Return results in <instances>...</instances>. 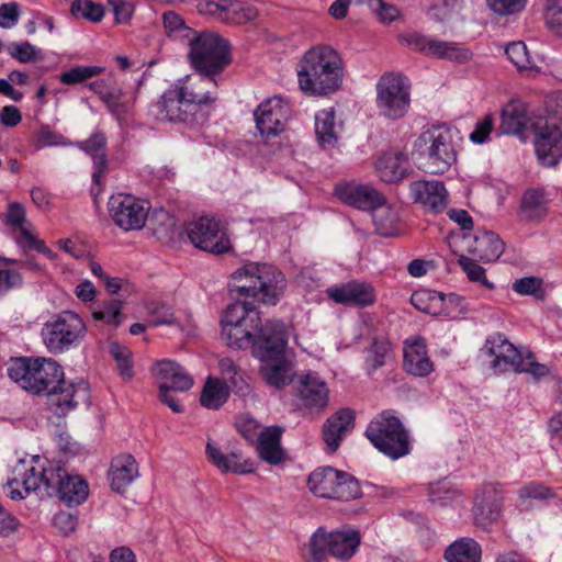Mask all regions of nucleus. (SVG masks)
I'll use <instances>...</instances> for the list:
<instances>
[{"mask_svg": "<svg viewBox=\"0 0 562 562\" xmlns=\"http://www.w3.org/2000/svg\"><path fill=\"white\" fill-rule=\"evenodd\" d=\"M407 42L419 52L440 58L464 61L470 58V52L457 43L443 42L425 35L412 34Z\"/></svg>", "mask_w": 562, "mask_h": 562, "instance_id": "obj_28", "label": "nucleus"}, {"mask_svg": "<svg viewBox=\"0 0 562 562\" xmlns=\"http://www.w3.org/2000/svg\"><path fill=\"white\" fill-rule=\"evenodd\" d=\"M528 0H486L487 7L498 15H510L521 12Z\"/></svg>", "mask_w": 562, "mask_h": 562, "instance_id": "obj_60", "label": "nucleus"}, {"mask_svg": "<svg viewBox=\"0 0 562 562\" xmlns=\"http://www.w3.org/2000/svg\"><path fill=\"white\" fill-rule=\"evenodd\" d=\"M121 310V301L112 299L95 307L92 312V317L94 321H100L109 325L119 326L122 322Z\"/></svg>", "mask_w": 562, "mask_h": 562, "instance_id": "obj_46", "label": "nucleus"}, {"mask_svg": "<svg viewBox=\"0 0 562 562\" xmlns=\"http://www.w3.org/2000/svg\"><path fill=\"white\" fill-rule=\"evenodd\" d=\"M353 419V412L342 408L326 420L323 426V439L331 452L338 449L344 437L352 429Z\"/></svg>", "mask_w": 562, "mask_h": 562, "instance_id": "obj_31", "label": "nucleus"}, {"mask_svg": "<svg viewBox=\"0 0 562 562\" xmlns=\"http://www.w3.org/2000/svg\"><path fill=\"white\" fill-rule=\"evenodd\" d=\"M86 154H88L93 161L92 181L100 184V180L106 170L108 159L105 154L106 138L100 132L93 133L88 139L77 142L75 144Z\"/></svg>", "mask_w": 562, "mask_h": 562, "instance_id": "obj_34", "label": "nucleus"}, {"mask_svg": "<svg viewBox=\"0 0 562 562\" xmlns=\"http://www.w3.org/2000/svg\"><path fill=\"white\" fill-rule=\"evenodd\" d=\"M538 117L528 115L526 104L520 100H512L502 110L501 130L505 134L524 136L532 131Z\"/></svg>", "mask_w": 562, "mask_h": 562, "instance_id": "obj_29", "label": "nucleus"}, {"mask_svg": "<svg viewBox=\"0 0 562 562\" xmlns=\"http://www.w3.org/2000/svg\"><path fill=\"white\" fill-rule=\"evenodd\" d=\"M493 131V119L491 115H486L482 121L475 124L474 130L471 132L469 138L475 144L485 143L490 134Z\"/></svg>", "mask_w": 562, "mask_h": 562, "instance_id": "obj_64", "label": "nucleus"}, {"mask_svg": "<svg viewBox=\"0 0 562 562\" xmlns=\"http://www.w3.org/2000/svg\"><path fill=\"white\" fill-rule=\"evenodd\" d=\"M481 351L492 358L491 367L495 372H505L508 368L514 370L521 356L517 348L501 334L488 337Z\"/></svg>", "mask_w": 562, "mask_h": 562, "instance_id": "obj_24", "label": "nucleus"}, {"mask_svg": "<svg viewBox=\"0 0 562 562\" xmlns=\"http://www.w3.org/2000/svg\"><path fill=\"white\" fill-rule=\"evenodd\" d=\"M254 115L261 137L269 139L284 131L290 116V106L282 98L272 97L261 102Z\"/></svg>", "mask_w": 562, "mask_h": 562, "instance_id": "obj_19", "label": "nucleus"}, {"mask_svg": "<svg viewBox=\"0 0 562 562\" xmlns=\"http://www.w3.org/2000/svg\"><path fill=\"white\" fill-rule=\"evenodd\" d=\"M514 371L516 373H527L535 381L540 380L550 373L549 368L546 364L537 362L531 353H528L526 357L520 356Z\"/></svg>", "mask_w": 562, "mask_h": 562, "instance_id": "obj_53", "label": "nucleus"}, {"mask_svg": "<svg viewBox=\"0 0 562 562\" xmlns=\"http://www.w3.org/2000/svg\"><path fill=\"white\" fill-rule=\"evenodd\" d=\"M454 130L447 124L431 125L414 144L419 166L428 173L440 175L457 161Z\"/></svg>", "mask_w": 562, "mask_h": 562, "instance_id": "obj_6", "label": "nucleus"}, {"mask_svg": "<svg viewBox=\"0 0 562 562\" xmlns=\"http://www.w3.org/2000/svg\"><path fill=\"white\" fill-rule=\"evenodd\" d=\"M368 5L382 23H391L400 16L398 9L384 0H368Z\"/></svg>", "mask_w": 562, "mask_h": 562, "instance_id": "obj_59", "label": "nucleus"}, {"mask_svg": "<svg viewBox=\"0 0 562 562\" xmlns=\"http://www.w3.org/2000/svg\"><path fill=\"white\" fill-rule=\"evenodd\" d=\"M474 251L481 260L492 262L504 251V243L492 232H483L475 237Z\"/></svg>", "mask_w": 562, "mask_h": 562, "instance_id": "obj_41", "label": "nucleus"}, {"mask_svg": "<svg viewBox=\"0 0 562 562\" xmlns=\"http://www.w3.org/2000/svg\"><path fill=\"white\" fill-rule=\"evenodd\" d=\"M505 54L508 59L519 69H527L531 66L527 46L522 42L510 43L506 47Z\"/></svg>", "mask_w": 562, "mask_h": 562, "instance_id": "obj_58", "label": "nucleus"}, {"mask_svg": "<svg viewBox=\"0 0 562 562\" xmlns=\"http://www.w3.org/2000/svg\"><path fill=\"white\" fill-rule=\"evenodd\" d=\"M110 353L116 362L120 375L126 380L132 379L134 374L132 351L119 342H112L110 345Z\"/></svg>", "mask_w": 562, "mask_h": 562, "instance_id": "obj_47", "label": "nucleus"}, {"mask_svg": "<svg viewBox=\"0 0 562 562\" xmlns=\"http://www.w3.org/2000/svg\"><path fill=\"white\" fill-rule=\"evenodd\" d=\"M366 436L380 452L393 460L409 453L407 431L401 420L390 412H383L372 419Z\"/></svg>", "mask_w": 562, "mask_h": 562, "instance_id": "obj_11", "label": "nucleus"}, {"mask_svg": "<svg viewBox=\"0 0 562 562\" xmlns=\"http://www.w3.org/2000/svg\"><path fill=\"white\" fill-rule=\"evenodd\" d=\"M205 454L209 461L222 472L235 474L251 473L255 469L249 460L243 458L240 452L224 454L215 442L209 438L205 447Z\"/></svg>", "mask_w": 562, "mask_h": 562, "instance_id": "obj_30", "label": "nucleus"}, {"mask_svg": "<svg viewBox=\"0 0 562 562\" xmlns=\"http://www.w3.org/2000/svg\"><path fill=\"white\" fill-rule=\"evenodd\" d=\"M549 199L544 190L528 189L520 202V217L528 222H540L548 214Z\"/></svg>", "mask_w": 562, "mask_h": 562, "instance_id": "obj_36", "label": "nucleus"}, {"mask_svg": "<svg viewBox=\"0 0 562 562\" xmlns=\"http://www.w3.org/2000/svg\"><path fill=\"white\" fill-rule=\"evenodd\" d=\"M153 372L159 389L186 392L193 385L192 376L179 363L170 359L157 361Z\"/></svg>", "mask_w": 562, "mask_h": 562, "instance_id": "obj_27", "label": "nucleus"}, {"mask_svg": "<svg viewBox=\"0 0 562 562\" xmlns=\"http://www.w3.org/2000/svg\"><path fill=\"white\" fill-rule=\"evenodd\" d=\"M86 334V323L72 311L54 315L42 329L44 345L53 353H61L79 346Z\"/></svg>", "mask_w": 562, "mask_h": 562, "instance_id": "obj_12", "label": "nucleus"}, {"mask_svg": "<svg viewBox=\"0 0 562 562\" xmlns=\"http://www.w3.org/2000/svg\"><path fill=\"white\" fill-rule=\"evenodd\" d=\"M533 145L538 159L543 166L551 167L562 158V131L542 117L533 123Z\"/></svg>", "mask_w": 562, "mask_h": 562, "instance_id": "obj_20", "label": "nucleus"}, {"mask_svg": "<svg viewBox=\"0 0 562 562\" xmlns=\"http://www.w3.org/2000/svg\"><path fill=\"white\" fill-rule=\"evenodd\" d=\"M361 537L351 528L327 531L318 528L308 539L303 553L304 562H328L333 557L341 562L350 560L359 549Z\"/></svg>", "mask_w": 562, "mask_h": 562, "instance_id": "obj_9", "label": "nucleus"}, {"mask_svg": "<svg viewBox=\"0 0 562 562\" xmlns=\"http://www.w3.org/2000/svg\"><path fill=\"white\" fill-rule=\"evenodd\" d=\"M544 19L547 26L554 34L562 36V0H548Z\"/></svg>", "mask_w": 562, "mask_h": 562, "instance_id": "obj_57", "label": "nucleus"}, {"mask_svg": "<svg viewBox=\"0 0 562 562\" xmlns=\"http://www.w3.org/2000/svg\"><path fill=\"white\" fill-rule=\"evenodd\" d=\"M102 101L117 119H121L130 109V103L124 100V92L119 87H112L105 93Z\"/></svg>", "mask_w": 562, "mask_h": 562, "instance_id": "obj_55", "label": "nucleus"}, {"mask_svg": "<svg viewBox=\"0 0 562 562\" xmlns=\"http://www.w3.org/2000/svg\"><path fill=\"white\" fill-rule=\"evenodd\" d=\"M274 323L281 322L273 319L262 325L259 312L251 303L236 301L227 306L222 317V337L232 348L243 349L251 345L255 349L261 334Z\"/></svg>", "mask_w": 562, "mask_h": 562, "instance_id": "obj_7", "label": "nucleus"}, {"mask_svg": "<svg viewBox=\"0 0 562 562\" xmlns=\"http://www.w3.org/2000/svg\"><path fill=\"white\" fill-rule=\"evenodd\" d=\"M327 295L334 302L357 307H367L374 304L375 291L370 283L350 281L327 289Z\"/></svg>", "mask_w": 562, "mask_h": 562, "instance_id": "obj_23", "label": "nucleus"}, {"mask_svg": "<svg viewBox=\"0 0 562 562\" xmlns=\"http://www.w3.org/2000/svg\"><path fill=\"white\" fill-rule=\"evenodd\" d=\"M461 498L462 492L450 481L443 480L429 486V501L438 506H448Z\"/></svg>", "mask_w": 562, "mask_h": 562, "instance_id": "obj_44", "label": "nucleus"}, {"mask_svg": "<svg viewBox=\"0 0 562 562\" xmlns=\"http://www.w3.org/2000/svg\"><path fill=\"white\" fill-rule=\"evenodd\" d=\"M286 331L283 323H274L261 334L255 345V356L261 362L260 374L276 389L294 384L296 374L285 358Z\"/></svg>", "mask_w": 562, "mask_h": 562, "instance_id": "obj_5", "label": "nucleus"}, {"mask_svg": "<svg viewBox=\"0 0 562 562\" xmlns=\"http://www.w3.org/2000/svg\"><path fill=\"white\" fill-rule=\"evenodd\" d=\"M517 494L522 503H528L531 501H544L554 496V493L550 487L539 482H530L521 486L517 491Z\"/></svg>", "mask_w": 562, "mask_h": 562, "instance_id": "obj_52", "label": "nucleus"}, {"mask_svg": "<svg viewBox=\"0 0 562 562\" xmlns=\"http://www.w3.org/2000/svg\"><path fill=\"white\" fill-rule=\"evenodd\" d=\"M236 427L240 435L248 441H255L262 430L260 429L259 423L248 414H244L238 417Z\"/></svg>", "mask_w": 562, "mask_h": 562, "instance_id": "obj_61", "label": "nucleus"}, {"mask_svg": "<svg viewBox=\"0 0 562 562\" xmlns=\"http://www.w3.org/2000/svg\"><path fill=\"white\" fill-rule=\"evenodd\" d=\"M373 223L378 233L382 236H393L397 232L398 213L397 211L385 205L384 202L372 210Z\"/></svg>", "mask_w": 562, "mask_h": 562, "instance_id": "obj_42", "label": "nucleus"}, {"mask_svg": "<svg viewBox=\"0 0 562 562\" xmlns=\"http://www.w3.org/2000/svg\"><path fill=\"white\" fill-rule=\"evenodd\" d=\"M456 7L457 0H439L430 7L429 14L434 20L443 22L450 19Z\"/></svg>", "mask_w": 562, "mask_h": 562, "instance_id": "obj_63", "label": "nucleus"}, {"mask_svg": "<svg viewBox=\"0 0 562 562\" xmlns=\"http://www.w3.org/2000/svg\"><path fill=\"white\" fill-rule=\"evenodd\" d=\"M411 103V85L406 77L396 72H385L376 82V109L389 120L403 117Z\"/></svg>", "mask_w": 562, "mask_h": 562, "instance_id": "obj_13", "label": "nucleus"}, {"mask_svg": "<svg viewBox=\"0 0 562 562\" xmlns=\"http://www.w3.org/2000/svg\"><path fill=\"white\" fill-rule=\"evenodd\" d=\"M104 71L99 66H77L60 75V81L65 85H76L95 77Z\"/></svg>", "mask_w": 562, "mask_h": 562, "instance_id": "obj_50", "label": "nucleus"}, {"mask_svg": "<svg viewBox=\"0 0 562 562\" xmlns=\"http://www.w3.org/2000/svg\"><path fill=\"white\" fill-rule=\"evenodd\" d=\"M217 99V83L213 75L199 72L178 79L157 102L161 121L201 125L209 119V110Z\"/></svg>", "mask_w": 562, "mask_h": 562, "instance_id": "obj_2", "label": "nucleus"}, {"mask_svg": "<svg viewBox=\"0 0 562 562\" xmlns=\"http://www.w3.org/2000/svg\"><path fill=\"white\" fill-rule=\"evenodd\" d=\"M138 475V463L132 454H121L112 460L109 479L113 491L124 492Z\"/></svg>", "mask_w": 562, "mask_h": 562, "instance_id": "obj_32", "label": "nucleus"}, {"mask_svg": "<svg viewBox=\"0 0 562 562\" xmlns=\"http://www.w3.org/2000/svg\"><path fill=\"white\" fill-rule=\"evenodd\" d=\"M407 170V157L402 151H390L376 161V171L384 182H396L403 179Z\"/></svg>", "mask_w": 562, "mask_h": 562, "instance_id": "obj_37", "label": "nucleus"}, {"mask_svg": "<svg viewBox=\"0 0 562 562\" xmlns=\"http://www.w3.org/2000/svg\"><path fill=\"white\" fill-rule=\"evenodd\" d=\"M345 76L340 54L329 45H315L297 64V81L306 95L327 97L337 92Z\"/></svg>", "mask_w": 562, "mask_h": 562, "instance_id": "obj_3", "label": "nucleus"}, {"mask_svg": "<svg viewBox=\"0 0 562 562\" xmlns=\"http://www.w3.org/2000/svg\"><path fill=\"white\" fill-rule=\"evenodd\" d=\"M46 397L47 406L53 413L66 415L79 403L88 402L89 386L82 380L78 382L66 381L64 375L61 381L48 391Z\"/></svg>", "mask_w": 562, "mask_h": 562, "instance_id": "obj_21", "label": "nucleus"}, {"mask_svg": "<svg viewBox=\"0 0 562 562\" xmlns=\"http://www.w3.org/2000/svg\"><path fill=\"white\" fill-rule=\"evenodd\" d=\"M189 59L199 72L215 75L229 63V44L218 33L203 31L196 33L189 43Z\"/></svg>", "mask_w": 562, "mask_h": 562, "instance_id": "obj_10", "label": "nucleus"}, {"mask_svg": "<svg viewBox=\"0 0 562 562\" xmlns=\"http://www.w3.org/2000/svg\"><path fill=\"white\" fill-rule=\"evenodd\" d=\"M198 10L203 15L234 25L251 22L258 16L256 7L239 0L202 1Z\"/></svg>", "mask_w": 562, "mask_h": 562, "instance_id": "obj_18", "label": "nucleus"}, {"mask_svg": "<svg viewBox=\"0 0 562 562\" xmlns=\"http://www.w3.org/2000/svg\"><path fill=\"white\" fill-rule=\"evenodd\" d=\"M8 50L11 57L22 64L32 63L42 58L41 50L30 42L12 43Z\"/></svg>", "mask_w": 562, "mask_h": 562, "instance_id": "obj_56", "label": "nucleus"}, {"mask_svg": "<svg viewBox=\"0 0 562 562\" xmlns=\"http://www.w3.org/2000/svg\"><path fill=\"white\" fill-rule=\"evenodd\" d=\"M458 262L462 270L468 276L469 280H471L472 282H477L485 286L486 289H494V284L490 282L485 277L484 268L477 265L476 261L467 256H460Z\"/></svg>", "mask_w": 562, "mask_h": 562, "instance_id": "obj_54", "label": "nucleus"}, {"mask_svg": "<svg viewBox=\"0 0 562 562\" xmlns=\"http://www.w3.org/2000/svg\"><path fill=\"white\" fill-rule=\"evenodd\" d=\"M414 203L420 204L425 210L438 214L448 206V192L441 181L418 180L409 186Z\"/></svg>", "mask_w": 562, "mask_h": 562, "instance_id": "obj_22", "label": "nucleus"}, {"mask_svg": "<svg viewBox=\"0 0 562 562\" xmlns=\"http://www.w3.org/2000/svg\"><path fill=\"white\" fill-rule=\"evenodd\" d=\"M45 462L38 456L19 462L13 470V477L7 483L11 499H23L41 486H44L48 494L55 492L69 506L79 505L87 499L89 487L81 476L69 474L61 467L52 463L45 467Z\"/></svg>", "mask_w": 562, "mask_h": 562, "instance_id": "obj_1", "label": "nucleus"}, {"mask_svg": "<svg viewBox=\"0 0 562 562\" xmlns=\"http://www.w3.org/2000/svg\"><path fill=\"white\" fill-rule=\"evenodd\" d=\"M109 213L124 231L140 229L147 220L145 203L131 194L117 193L109 200Z\"/></svg>", "mask_w": 562, "mask_h": 562, "instance_id": "obj_17", "label": "nucleus"}, {"mask_svg": "<svg viewBox=\"0 0 562 562\" xmlns=\"http://www.w3.org/2000/svg\"><path fill=\"white\" fill-rule=\"evenodd\" d=\"M162 25L165 34L172 41L190 40L196 34L189 27L181 15L173 11H167L162 14Z\"/></svg>", "mask_w": 562, "mask_h": 562, "instance_id": "obj_43", "label": "nucleus"}, {"mask_svg": "<svg viewBox=\"0 0 562 562\" xmlns=\"http://www.w3.org/2000/svg\"><path fill=\"white\" fill-rule=\"evenodd\" d=\"M9 378L24 391L42 395L61 381L63 367L50 358L21 357L11 360L8 367Z\"/></svg>", "mask_w": 562, "mask_h": 562, "instance_id": "obj_8", "label": "nucleus"}, {"mask_svg": "<svg viewBox=\"0 0 562 562\" xmlns=\"http://www.w3.org/2000/svg\"><path fill=\"white\" fill-rule=\"evenodd\" d=\"M307 486L318 497L341 502H349L361 495L359 483L353 476L330 467L314 470L308 476Z\"/></svg>", "mask_w": 562, "mask_h": 562, "instance_id": "obj_14", "label": "nucleus"}, {"mask_svg": "<svg viewBox=\"0 0 562 562\" xmlns=\"http://www.w3.org/2000/svg\"><path fill=\"white\" fill-rule=\"evenodd\" d=\"M335 194L341 202L364 211H372L384 202L382 194L368 184H338Z\"/></svg>", "mask_w": 562, "mask_h": 562, "instance_id": "obj_26", "label": "nucleus"}, {"mask_svg": "<svg viewBox=\"0 0 562 562\" xmlns=\"http://www.w3.org/2000/svg\"><path fill=\"white\" fill-rule=\"evenodd\" d=\"M293 389L301 406L311 413H321L329 404L328 385L316 372L297 373Z\"/></svg>", "mask_w": 562, "mask_h": 562, "instance_id": "obj_16", "label": "nucleus"}, {"mask_svg": "<svg viewBox=\"0 0 562 562\" xmlns=\"http://www.w3.org/2000/svg\"><path fill=\"white\" fill-rule=\"evenodd\" d=\"M315 134L323 148H330L335 146L338 136L334 108L324 109L316 113Z\"/></svg>", "mask_w": 562, "mask_h": 562, "instance_id": "obj_39", "label": "nucleus"}, {"mask_svg": "<svg viewBox=\"0 0 562 562\" xmlns=\"http://www.w3.org/2000/svg\"><path fill=\"white\" fill-rule=\"evenodd\" d=\"M285 276L270 263L247 262L232 273L229 290L238 295L276 305L286 289Z\"/></svg>", "mask_w": 562, "mask_h": 562, "instance_id": "obj_4", "label": "nucleus"}, {"mask_svg": "<svg viewBox=\"0 0 562 562\" xmlns=\"http://www.w3.org/2000/svg\"><path fill=\"white\" fill-rule=\"evenodd\" d=\"M495 488L491 485L484 486L475 493L473 518L477 526L487 528L499 516V506L492 499Z\"/></svg>", "mask_w": 562, "mask_h": 562, "instance_id": "obj_35", "label": "nucleus"}, {"mask_svg": "<svg viewBox=\"0 0 562 562\" xmlns=\"http://www.w3.org/2000/svg\"><path fill=\"white\" fill-rule=\"evenodd\" d=\"M229 397L227 384L217 378L209 376L201 392L200 402L207 409H218Z\"/></svg>", "mask_w": 562, "mask_h": 562, "instance_id": "obj_40", "label": "nucleus"}, {"mask_svg": "<svg viewBox=\"0 0 562 562\" xmlns=\"http://www.w3.org/2000/svg\"><path fill=\"white\" fill-rule=\"evenodd\" d=\"M70 12L75 16H80L91 22H99L104 15L102 5L93 3L91 0H74Z\"/></svg>", "mask_w": 562, "mask_h": 562, "instance_id": "obj_49", "label": "nucleus"}, {"mask_svg": "<svg viewBox=\"0 0 562 562\" xmlns=\"http://www.w3.org/2000/svg\"><path fill=\"white\" fill-rule=\"evenodd\" d=\"M389 353L390 347L386 342L374 341L367 358L368 366L373 370L384 366Z\"/></svg>", "mask_w": 562, "mask_h": 562, "instance_id": "obj_62", "label": "nucleus"}, {"mask_svg": "<svg viewBox=\"0 0 562 562\" xmlns=\"http://www.w3.org/2000/svg\"><path fill=\"white\" fill-rule=\"evenodd\" d=\"M7 223L20 233L16 238L18 245L24 241V232L33 234V226L26 221L25 210L20 203L14 202L9 204Z\"/></svg>", "mask_w": 562, "mask_h": 562, "instance_id": "obj_45", "label": "nucleus"}, {"mask_svg": "<svg viewBox=\"0 0 562 562\" xmlns=\"http://www.w3.org/2000/svg\"><path fill=\"white\" fill-rule=\"evenodd\" d=\"M481 546L472 538L457 539L445 550L447 562H481Z\"/></svg>", "mask_w": 562, "mask_h": 562, "instance_id": "obj_38", "label": "nucleus"}, {"mask_svg": "<svg viewBox=\"0 0 562 562\" xmlns=\"http://www.w3.org/2000/svg\"><path fill=\"white\" fill-rule=\"evenodd\" d=\"M146 311L148 315L154 317V319L149 323L150 326L177 324V319L175 317L172 308L164 302H149L146 305Z\"/></svg>", "mask_w": 562, "mask_h": 562, "instance_id": "obj_48", "label": "nucleus"}, {"mask_svg": "<svg viewBox=\"0 0 562 562\" xmlns=\"http://www.w3.org/2000/svg\"><path fill=\"white\" fill-rule=\"evenodd\" d=\"M34 145L36 148H44L50 146H71L74 143L53 131L48 125H43L35 133Z\"/></svg>", "mask_w": 562, "mask_h": 562, "instance_id": "obj_51", "label": "nucleus"}, {"mask_svg": "<svg viewBox=\"0 0 562 562\" xmlns=\"http://www.w3.org/2000/svg\"><path fill=\"white\" fill-rule=\"evenodd\" d=\"M403 368L406 373L418 378L428 376L434 371V362L422 337H413L404 341Z\"/></svg>", "mask_w": 562, "mask_h": 562, "instance_id": "obj_25", "label": "nucleus"}, {"mask_svg": "<svg viewBox=\"0 0 562 562\" xmlns=\"http://www.w3.org/2000/svg\"><path fill=\"white\" fill-rule=\"evenodd\" d=\"M283 429L279 426H270L262 429L257 440L259 457L269 464H279L285 460V451L281 446Z\"/></svg>", "mask_w": 562, "mask_h": 562, "instance_id": "obj_33", "label": "nucleus"}, {"mask_svg": "<svg viewBox=\"0 0 562 562\" xmlns=\"http://www.w3.org/2000/svg\"><path fill=\"white\" fill-rule=\"evenodd\" d=\"M188 237L194 247L212 254H224L232 248L231 240L214 217L203 216L193 221L187 228Z\"/></svg>", "mask_w": 562, "mask_h": 562, "instance_id": "obj_15", "label": "nucleus"}]
</instances>
